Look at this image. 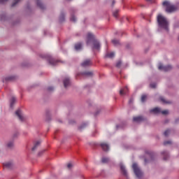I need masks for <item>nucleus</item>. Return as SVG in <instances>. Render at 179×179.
I'll use <instances>...</instances> for the list:
<instances>
[{"label":"nucleus","instance_id":"obj_40","mask_svg":"<svg viewBox=\"0 0 179 179\" xmlns=\"http://www.w3.org/2000/svg\"><path fill=\"white\" fill-rule=\"evenodd\" d=\"M8 0H0V3H4L5 2L8 1Z\"/></svg>","mask_w":179,"mask_h":179},{"label":"nucleus","instance_id":"obj_15","mask_svg":"<svg viewBox=\"0 0 179 179\" xmlns=\"http://www.w3.org/2000/svg\"><path fill=\"white\" fill-rule=\"evenodd\" d=\"M127 92H128V88H127V87H126L122 89V90H120V96H124V94H127Z\"/></svg>","mask_w":179,"mask_h":179},{"label":"nucleus","instance_id":"obj_36","mask_svg":"<svg viewBox=\"0 0 179 179\" xmlns=\"http://www.w3.org/2000/svg\"><path fill=\"white\" fill-rule=\"evenodd\" d=\"M121 65H122L121 61H119L117 62V63H116V66H117V68H120Z\"/></svg>","mask_w":179,"mask_h":179},{"label":"nucleus","instance_id":"obj_16","mask_svg":"<svg viewBox=\"0 0 179 179\" xmlns=\"http://www.w3.org/2000/svg\"><path fill=\"white\" fill-rule=\"evenodd\" d=\"M16 98L15 96H13L10 101V107L11 108H13L15 103L16 102Z\"/></svg>","mask_w":179,"mask_h":179},{"label":"nucleus","instance_id":"obj_14","mask_svg":"<svg viewBox=\"0 0 179 179\" xmlns=\"http://www.w3.org/2000/svg\"><path fill=\"white\" fill-rule=\"evenodd\" d=\"M120 170H122V173H123V175L127 177V172L124 165H120Z\"/></svg>","mask_w":179,"mask_h":179},{"label":"nucleus","instance_id":"obj_38","mask_svg":"<svg viewBox=\"0 0 179 179\" xmlns=\"http://www.w3.org/2000/svg\"><path fill=\"white\" fill-rule=\"evenodd\" d=\"M113 16H115V17H116V18L118 17V11L117 10L113 12Z\"/></svg>","mask_w":179,"mask_h":179},{"label":"nucleus","instance_id":"obj_45","mask_svg":"<svg viewBox=\"0 0 179 179\" xmlns=\"http://www.w3.org/2000/svg\"><path fill=\"white\" fill-rule=\"evenodd\" d=\"M178 40H179V36H178Z\"/></svg>","mask_w":179,"mask_h":179},{"label":"nucleus","instance_id":"obj_5","mask_svg":"<svg viewBox=\"0 0 179 179\" xmlns=\"http://www.w3.org/2000/svg\"><path fill=\"white\" fill-rule=\"evenodd\" d=\"M150 113H153L154 114H159V113H161L163 115H167L169 112L168 110H161L159 108H154L150 110Z\"/></svg>","mask_w":179,"mask_h":179},{"label":"nucleus","instance_id":"obj_24","mask_svg":"<svg viewBox=\"0 0 179 179\" xmlns=\"http://www.w3.org/2000/svg\"><path fill=\"white\" fill-rule=\"evenodd\" d=\"M83 75L85 76H92L93 73L92 71H87L85 73H83Z\"/></svg>","mask_w":179,"mask_h":179},{"label":"nucleus","instance_id":"obj_17","mask_svg":"<svg viewBox=\"0 0 179 179\" xmlns=\"http://www.w3.org/2000/svg\"><path fill=\"white\" fill-rule=\"evenodd\" d=\"M4 166L8 169H11L13 166V164L12 162H6L3 164Z\"/></svg>","mask_w":179,"mask_h":179},{"label":"nucleus","instance_id":"obj_13","mask_svg":"<svg viewBox=\"0 0 179 179\" xmlns=\"http://www.w3.org/2000/svg\"><path fill=\"white\" fill-rule=\"evenodd\" d=\"M159 100L163 103V104H171V103L170 101H166L163 96H161Z\"/></svg>","mask_w":179,"mask_h":179},{"label":"nucleus","instance_id":"obj_1","mask_svg":"<svg viewBox=\"0 0 179 179\" xmlns=\"http://www.w3.org/2000/svg\"><path fill=\"white\" fill-rule=\"evenodd\" d=\"M157 20L159 27L164 29L166 31L169 30V23L165 17L159 15H157Z\"/></svg>","mask_w":179,"mask_h":179},{"label":"nucleus","instance_id":"obj_39","mask_svg":"<svg viewBox=\"0 0 179 179\" xmlns=\"http://www.w3.org/2000/svg\"><path fill=\"white\" fill-rule=\"evenodd\" d=\"M48 90L49 92H52V90H54V87H49L48 88Z\"/></svg>","mask_w":179,"mask_h":179},{"label":"nucleus","instance_id":"obj_31","mask_svg":"<svg viewBox=\"0 0 179 179\" xmlns=\"http://www.w3.org/2000/svg\"><path fill=\"white\" fill-rule=\"evenodd\" d=\"M64 20H65V16L63 13H62V15L59 17V20H60V22H63V21H64Z\"/></svg>","mask_w":179,"mask_h":179},{"label":"nucleus","instance_id":"obj_29","mask_svg":"<svg viewBox=\"0 0 179 179\" xmlns=\"http://www.w3.org/2000/svg\"><path fill=\"white\" fill-rule=\"evenodd\" d=\"M15 78V76H9V77L6 78V81H8V80H14Z\"/></svg>","mask_w":179,"mask_h":179},{"label":"nucleus","instance_id":"obj_10","mask_svg":"<svg viewBox=\"0 0 179 179\" xmlns=\"http://www.w3.org/2000/svg\"><path fill=\"white\" fill-rule=\"evenodd\" d=\"M143 121V117L142 116H138L133 117V122H141Z\"/></svg>","mask_w":179,"mask_h":179},{"label":"nucleus","instance_id":"obj_20","mask_svg":"<svg viewBox=\"0 0 179 179\" xmlns=\"http://www.w3.org/2000/svg\"><path fill=\"white\" fill-rule=\"evenodd\" d=\"M162 154L163 156H164V161L168 160V159H169V154H168V152H166V151H164V152H162Z\"/></svg>","mask_w":179,"mask_h":179},{"label":"nucleus","instance_id":"obj_44","mask_svg":"<svg viewBox=\"0 0 179 179\" xmlns=\"http://www.w3.org/2000/svg\"><path fill=\"white\" fill-rule=\"evenodd\" d=\"M115 3V1H113V4Z\"/></svg>","mask_w":179,"mask_h":179},{"label":"nucleus","instance_id":"obj_41","mask_svg":"<svg viewBox=\"0 0 179 179\" xmlns=\"http://www.w3.org/2000/svg\"><path fill=\"white\" fill-rule=\"evenodd\" d=\"M131 103H133V99H130L129 100V104H131Z\"/></svg>","mask_w":179,"mask_h":179},{"label":"nucleus","instance_id":"obj_30","mask_svg":"<svg viewBox=\"0 0 179 179\" xmlns=\"http://www.w3.org/2000/svg\"><path fill=\"white\" fill-rule=\"evenodd\" d=\"M86 127H87V124H81V126H80L79 129H80V131H82L83 129H84L85 128H86Z\"/></svg>","mask_w":179,"mask_h":179},{"label":"nucleus","instance_id":"obj_7","mask_svg":"<svg viewBox=\"0 0 179 179\" xmlns=\"http://www.w3.org/2000/svg\"><path fill=\"white\" fill-rule=\"evenodd\" d=\"M15 114L17 115V117H18L19 120L21 121V122H24V117L22 115V113L20 110H17L16 112H15Z\"/></svg>","mask_w":179,"mask_h":179},{"label":"nucleus","instance_id":"obj_3","mask_svg":"<svg viewBox=\"0 0 179 179\" xmlns=\"http://www.w3.org/2000/svg\"><path fill=\"white\" fill-rule=\"evenodd\" d=\"M163 6L166 7V12L172 13L176 11L178 8L174 5H172L169 1H165L162 3Z\"/></svg>","mask_w":179,"mask_h":179},{"label":"nucleus","instance_id":"obj_27","mask_svg":"<svg viewBox=\"0 0 179 179\" xmlns=\"http://www.w3.org/2000/svg\"><path fill=\"white\" fill-rule=\"evenodd\" d=\"M114 56H115L114 52H110V53H107L106 54V57H110V58H113Z\"/></svg>","mask_w":179,"mask_h":179},{"label":"nucleus","instance_id":"obj_28","mask_svg":"<svg viewBox=\"0 0 179 179\" xmlns=\"http://www.w3.org/2000/svg\"><path fill=\"white\" fill-rule=\"evenodd\" d=\"M171 131L169 129H166L164 132V136L165 137H167L169 136V134H170Z\"/></svg>","mask_w":179,"mask_h":179},{"label":"nucleus","instance_id":"obj_34","mask_svg":"<svg viewBox=\"0 0 179 179\" xmlns=\"http://www.w3.org/2000/svg\"><path fill=\"white\" fill-rule=\"evenodd\" d=\"M157 85L155 83H152L150 85V87H151L152 89H155Z\"/></svg>","mask_w":179,"mask_h":179},{"label":"nucleus","instance_id":"obj_23","mask_svg":"<svg viewBox=\"0 0 179 179\" xmlns=\"http://www.w3.org/2000/svg\"><path fill=\"white\" fill-rule=\"evenodd\" d=\"M13 146H14L13 141H10L7 144V147L8 149H12L13 148Z\"/></svg>","mask_w":179,"mask_h":179},{"label":"nucleus","instance_id":"obj_9","mask_svg":"<svg viewBox=\"0 0 179 179\" xmlns=\"http://www.w3.org/2000/svg\"><path fill=\"white\" fill-rule=\"evenodd\" d=\"M101 148L105 152H108L110 150L109 145L106 143H101Z\"/></svg>","mask_w":179,"mask_h":179},{"label":"nucleus","instance_id":"obj_22","mask_svg":"<svg viewBox=\"0 0 179 179\" xmlns=\"http://www.w3.org/2000/svg\"><path fill=\"white\" fill-rule=\"evenodd\" d=\"M102 164H108L110 162V159L108 157H102Z\"/></svg>","mask_w":179,"mask_h":179},{"label":"nucleus","instance_id":"obj_8","mask_svg":"<svg viewBox=\"0 0 179 179\" xmlns=\"http://www.w3.org/2000/svg\"><path fill=\"white\" fill-rule=\"evenodd\" d=\"M90 65H92V62L90 59H86L85 61L83 62V63H81V66H83L84 68L86 66H90Z\"/></svg>","mask_w":179,"mask_h":179},{"label":"nucleus","instance_id":"obj_6","mask_svg":"<svg viewBox=\"0 0 179 179\" xmlns=\"http://www.w3.org/2000/svg\"><path fill=\"white\" fill-rule=\"evenodd\" d=\"M172 68L170 65L163 66L162 64H159L158 65L159 71H162L163 72H169V71H171Z\"/></svg>","mask_w":179,"mask_h":179},{"label":"nucleus","instance_id":"obj_35","mask_svg":"<svg viewBox=\"0 0 179 179\" xmlns=\"http://www.w3.org/2000/svg\"><path fill=\"white\" fill-rule=\"evenodd\" d=\"M71 20L74 22L76 21V18L73 15H71Z\"/></svg>","mask_w":179,"mask_h":179},{"label":"nucleus","instance_id":"obj_25","mask_svg":"<svg viewBox=\"0 0 179 179\" xmlns=\"http://www.w3.org/2000/svg\"><path fill=\"white\" fill-rule=\"evenodd\" d=\"M146 99H147V96L145 95V94H143V95L141 96V101L142 103H144L145 101L146 100Z\"/></svg>","mask_w":179,"mask_h":179},{"label":"nucleus","instance_id":"obj_42","mask_svg":"<svg viewBox=\"0 0 179 179\" xmlns=\"http://www.w3.org/2000/svg\"><path fill=\"white\" fill-rule=\"evenodd\" d=\"M146 1L149 2V3H153L154 0H145Z\"/></svg>","mask_w":179,"mask_h":179},{"label":"nucleus","instance_id":"obj_43","mask_svg":"<svg viewBox=\"0 0 179 179\" xmlns=\"http://www.w3.org/2000/svg\"><path fill=\"white\" fill-rule=\"evenodd\" d=\"M145 162H147V159H145Z\"/></svg>","mask_w":179,"mask_h":179},{"label":"nucleus","instance_id":"obj_2","mask_svg":"<svg viewBox=\"0 0 179 179\" xmlns=\"http://www.w3.org/2000/svg\"><path fill=\"white\" fill-rule=\"evenodd\" d=\"M92 49L99 50L101 48L100 43L98 41L94 40V35L92 33L87 34V45H89L92 41Z\"/></svg>","mask_w":179,"mask_h":179},{"label":"nucleus","instance_id":"obj_18","mask_svg":"<svg viewBox=\"0 0 179 179\" xmlns=\"http://www.w3.org/2000/svg\"><path fill=\"white\" fill-rule=\"evenodd\" d=\"M40 145H41V141H36L34 144V146L32 148V151H35Z\"/></svg>","mask_w":179,"mask_h":179},{"label":"nucleus","instance_id":"obj_4","mask_svg":"<svg viewBox=\"0 0 179 179\" xmlns=\"http://www.w3.org/2000/svg\"><path fill=\"white\" fill-rule=\"evenodd\" d=\"M132 169L134 171V173L135 174V176L138 178H141L143 176V173L141 171L140 168L138 166L137 164L134 163L132 164Z\"/></svg>","mask_w":179,"mask_h":179},{"label":"nucleus","instance_id":"obj_26","mask_svg":"<svg viewBox=\"0 0 179 179\" xmlns=\"http://www.w3.org/2000/svg\"><path fill=\"white\" fill-rule=\"evenodd\" d=\"M112 43H113L115 45H117L120 44V41L117 39H113V40H112Z\"/></svg>","mask_w":179,"mask_h":179},{"label":"nucleus","instance_id":"obj_37","mask_svg":"<svg viewBox=\"0 0 179 179\" xmlns=\"http://www.w3.org/2000/svg\"><path fill=\"white\" fill-rule=\"evenodd\" d=\"M21 0H15V2L12 4V6L14 7L18 2H20Z\"/></svg>","mask_w":179,"mask_h":179},{"label":"nucleus","instance_id":"obj_21","mask_svg":"<svg viewBox=\"0 0 179 179\" xmlns=\"http://www.w3.org/2000/svg\"><path fill=\"white\" fill-rule=\"evenodd\" d=\"M74 48H76V50H79L82 48V44L80 43H78L74 45Z\"/></svg>","mask_w":179,"mask_h":179},{"label":"nucleus","instance_id":"obj_32","mask_svg":"<svg viewBox=\"0 0 179 179\" xmlns=\"http://www.w3.org/2000/svg\"><path fill=\"white\" fill-rule=\"evenodd\" d=\"M73 165L72 163H69V164H67V168H68L69 169H71L73 168Z\"/></svg>","mask_w":179,"mask_h":179},{"label":"nucleus","instance_id":"obj_11","mask_svg":"<svg viewBox=\"0 0 179 179\" xmlns=\"http://www.w3.org/2000/svg\"><path fill=\"white\" fill-rule=\"evenodd\" d=\"M58 61L54 59L53 58H50L49 59V63L50 64V65H52V66H55V65H57Z\"/></svg>","mask_w":179,"mask_h":179},{"label":"nucleus","instance_id":"obj_19","mask_svg":"<svg viewBox=\"0 0 179 179\" xmlns=\"http://www.w3.org/2000/svg\"><path fill=\"white\" fill-rule=\"evenodd\" d=\"M36 3H37V6L41 8V9H44L45 8V6L40 1V0H36Z\"/></svg>","mask_w":179,"mask_h":179},{"label":"nucleus","instance_id":"obj_12","mask_svg":"<svg viewBox=\"0 0 179 179\" xmlns=\"http://www.w3.org/2000/svg\"><path fill=\"white\" fill-rule=\"evenodd\" d=\"M64 87H69V85H70V79L68 78H65L64 80Z\"/></svg>","mask_w":179,"mask_h":179},{"label":"nucleus","instance_id":"obj_33","mask_svg":"<svg viewBox=\"0 0 179 179\" xmlns=\"http://www.w3.org/2000/svg\"><path fill=\"white\" fill-rule=\"evenodd\" d=\"M171 141H167L164 142V145H171Z\"/></svg>","mask_w":179,"mask_h":179}]
</instances>
